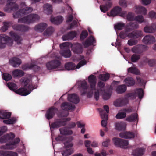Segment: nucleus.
<instances>
[{"label":"nucleus","instance_id":"45","mask_svg":"<svg viewBox=\"0 0 156 156\" xmlns=\"http://www.w3.org/2000/svg\"><path fill=\"white\" fill-rule=\"evenodd\" d=\"M54 31V29L51 26L49 27L43 33V35L44 36H49L51 35Z\"/></svg>","mask_w":156,"mask_h":156},{"label":"nucleus","instance_id":"55","mask_svg":"<svg viewBox=\"0 0 156 156\" xmlns=\"http://www.w3.org/2000/svg\"><path fill=\"white\" fill-rule=\"evenodd\" d=\"M109 78V74L108 73L105 74H101L99 76V78L103 81L107 80Z\"/></svg>","mask_w":156,"mask_h":156},{"label":"nucleus","instance_id":"48","mask_svg":"<svg viewBox=\"0 0 156 156\" xmlns=\"http://www.w3.org/2000/svg\"><path fill=\"white\" fill-rule=\"evenodd\" d=\"M127 72L136 75H139L140 74L139 70L136 68L133 67L129 68Z\"/></svg>","mask_w":156,"mask_h":156},{"label":"nucleus","instance_id":"20","mask_svg":"<svg viewBox=\"0 0 156 156\" xmlns=\"http://www.w3.org/2000/svg\"><path fill=\"white\" fill-rule=\"evenodd\" d=\"M127 124L125 122L121 121L116 122L114 124L115 129L118 131L124 130L126 129Z\"/></svg>","mask_w":156,"mask_h":156},{"label":"nucleus","instance_id":"59","mask_svg":"<svg viewBox=\"0 0 156 156\" xmlns=\"http://www.w3.org/2000/svg\"><path fill=\"white\" fill-rule=\"evenodd\" d=\"M2 78L6 81H9L12 79V77L10 74L7 73H4L2 75Z\"/></svg>","mask_w":156,"mask_h":156},{"label":"nucleus","instance_id":"41","mask_svg":"<svg viewBox=\"0 0 156 156\" xmlns=\"http://www.w3.org/2000/svg\"><path fill=\"white\" fill-rule=\"evenodd\" d=\"M12 28L14 30L19 31H25L28 30L27 27L23 25L14 24L12 26Z\"/></svg>","mask_w":156,"mask_h":156},{"label":"nucleus","instance_id":"38","mask_svg":"<svg viewBox=\"0 0 156 156\" xmlns=\"http://www.w3.org/2000/svg\"><path fill=\"white\" fill-rule=\"evenodd\" d=\"M112 6V3L111 2H107L105 5H101L100 6V9L103 13L108 11L109 9Z\"/></svg>","mask_w":156,"mask_h":156},{"label":"nucleus","instance_id":"30","mask_svg":"<svg viewBox=\"0 0 156 156\" xmlns=\"http://www.w3.org/2000/svg\"><path fill=\"white\" fill-rule=\"evenodd\" d=\"M9 63L13 67H16L21 63V61L18 58L15 57L9 59Z\"/></svg>","mask_w":156,"mask_h":156},{"label":"nucleus","instance_id":"29","mask_svg":"<svg viewBox=\"0 0 156 156\" xmlns=\"http://www.w3.org/2000/svg\"><path fill=\"white\" fill-rule=\"evenodd\" d=\"M76 32L72 31L63 36L62 38L63 40H70L73 39L76 36Z\"/></svg>","mask_w":156,"mask_h":156},{"label":"nucleus","instance_id":"57","mask_svg":"<svg viewBox=\"0 0 156 156\" xmlns=\"http://www.w3.org/2000/svg\"><path fill=\"white\" fill-rule=\"evenodd\" d=\"M140 57V55L136 54H133L131 57V61L134 62H137Z\"/></svg>","mask_w":156,"mask_h":156},{"label":"nucleus","instance_id":"47","mask_svg":"<svg viewBox=\"0 0 156 156\" xmlns=\"http://www.w3.org/2000/svg\"><path fill=\"white\" fill-rule=\"evenodd\" d=\"M137 14H142L145 15L147 13L146 8L142 6H138L137 7L135 11Z\"/></svg>","mask_w":156,"mask_h":156},{"label":"nucleus","instance_id":"4","mask_svg":"<svg viewBox=\"0 0 156 156\" xmlns=\"http://www.w3.org/2000/svg\"><path fill=\"white\" fill-rule=\"evenodd\" d=\"M20 5L23 9L13 13V17L14 18H17L25 15L31 13L33 10L32 8L27 7L25 3L24 2H21Z\"/></svg>","mask_w":156,"mask_h":156},{"label":"nucleus","instance_id":"14","mask_svg":"<svg viewBox=\"0 0 156 156\" xmlns=\"http://www.w3.org/2000/svg\"><path fill=\"white\" fill-rule=\"evenodd\" d=\"M127 20L136 21L138 23H141L144 22V19L142 15H138L134 17L132 12H129L127 13Z\"/></svg>","mask_w":156,"mask_h":156},{"label":"nucleus","instance_id":"52","mask_svg":"<svg viewBox=\"0 0 156 156\" xmlns=\"http://www.w3.org/2000/svg\"><path fill=\"white\" fill-rule=\"evenodd\" d=\"M73 152V151L72 148L66 149L62 152V154L63 156H68L70 155Z\"/></svg>","mask_w":156,"mask_h":156},{"label":"nucleus","instance_id":"21","mask_svg":"<svg viewBox=\"0 0 156 156\" xmlns=\"http://www.w3.org/2000/svg\"><path fill=\"white\" fill-rule=\"evenodd\" d=\"M72 50L73 52L76 54L81 53L83 51L82 45L78 43H76L72 45Z\"/></svg>","mask_w":156,"mask_h":156},{"label":"nucleus","instance_id":"62","mask_svg":"<svg viewBox=\"0 0 156 156\" xmlns=\"http://www.w3.org/2000/svg\"><path fill=\"white\" fill-rule=\"evenodd\" d=\"M87 35L88 33L87 31H83L81 34L80 38L81 39H84L87 37Z\"/></svg>","mask_w":156,"mask_h":156},{"label":"nucleus","instance_id":"50","mask_svg":"<svg viewBox=\"0 0 156 156\" xmlns=\"http://www.w3.org/2000/svg\"><path fill=\"white\" fill-rule=\"evenodd\" d=\"M126 90V86L124 85H122L118 87L116 91L118 94H122Z\"/></svg>","mask_w":156,"mask_h":156},{"label":"nucleus","instance_id":"24","mask_svg":"<svg viewBox=\"0 0 156 156\" xmlns=\"http://www.w3.org/2000/svg\"><path fill=\"white\" fill-rule=\"evenodd\" d=\"M122 10L120 7L116 6L111 10L110 13H108L107 15L110 16L115 17L119 15Z\"/></svg>","mask_w":156,"mask_h":156},{"label":"nucleus","instance_id":"32","mask_svg":"<svg viewBox=\"0 0 156 156\" xmlns=\"http://www.w3.org/2000/svg\"><path fill=\"white\" fill-rule=\"evenodd\" d=\"M104 110L106 111V113H105L104 110L99 109L100 115L101 118L105 119L107 120L108 118L107 114L109 113V107L107 105H105L104 106Z\"/></svg>","mask_w":156,"mask_h":156},{"label":"nucleus","instance_id":"61","mask_svg":"<svg viewBox=\"0 0 156 156\" xmlns=\"http://www.w3.org/2000/svg\"><path fill=\"white\" fill-rule=\"evenodd\" d=\"M137 42L138 41L137 40L130 39L128 40L127 42V44H129L130 46H132L137 44Z\"/></svg>","mask_w":156,"mask_h":156},{"label":"nucleus","instance_id":"11","mask_svg":"<svg viewBox=\"0 0 156 156\" xmlns=\"http://www.w3.org/2000/svg\"><path fill=\"white\" fill-rule=\"evenodd\" d=\"M70 120V118L57 119L51 125L49 124L50 128L51 129V128L54 129L64 126L66 124L67 121H69Z\"/></svg>","mask_w":156,"mask_h":156},{"label":"nucleus","instance_id":"33","mask_svg":"<svg viewBox=\"0 0 156 156\" xmlns=\"http://www.w3.org/2000/svg\"><path fill=\"white\" fill-rule=\"evenodd\" d=\"M12 74L14 78H20L24 75V73L21 70L16 69L12 72Z\"/></svg>","mask_w":156,"mask_h":156},{"label":"nucleus","instance_id":"39","mask_svg":"<svg viewBox=\"0 0 156 156\" xmlns=\"http://www.w3.org/2000/svg\"><path fill=\"white\" fill-rule=\"evenodd\" d=\"M11 114V112L6 111H0V119H8L10 118Z\"/></svg>","mask_w":156,"mask_h":156},{"label":"nucleus","instance_id":"40","mask_svg":"<svg viewBox=\"0 0 156 156\" xmlns=\"http://www.w3.org/2000/svg\"><path fill=\"white\" fill-rule=\"evenodd\" d=\"M145 149L142 148H137L133 151V152L134 155L142 156L144 154Z\"/></svg>","mask_w":156,"mask_h":156},{"label":"nucleus","instance_id":"2","mask_svg":"<svg viewBox=\"0 0 156 156\" xmlns=\"http://www.w3.org/2000/svg\"><path fill=\"white\" fill-rule=\"evenodd\" d=\"M88 81L90 85L89 87L87 82L85 80L78 81L77 83L78 87L82 95H86L87 98H90L93 94L95 89L96 83V77L92 75H90L88 77Z\"/></svg>","mask_w":156,"mask_h":156},{"label":"nucleus","instance_id":"34","mask_svg":"<svg viewBox=\"0 0 156 156\" xmlns=\"http://www.w3.org/2000/svg\"><path fill=\"white\" fill-rule=\"evenodd\" d=\"M63 18L61 16H58L55 17L51 16L50 18V21L53 23L58 24L61 23L63 20Z\"/></svg>","mask_w":156,"mask_h":156},{"label":"nucleus","instance_id":"5","mask_svg":"<svg viewBox=\"0 0 156 156\" xmlns=\"http://www.w3.org/2000/svg\"><path fill=\"white\" fill-rule=\"evenodd\" d=\"M61 50L60 54L65 58L70 57L71 55V52L70 48L72 47V44L69 42H65L60 45Z\"/></svg>","mask_w":156,"mask_h":156},{"label":"nucleus","instance_id":"17","mask_svg":"<svg viewBox=\"0 0 156 156\" xmlns=\"http://www.w3.org/2000/svg\"><path fill=\"white\" fill-rule=\"evenodd\" d=\"M147 46L146 45L138 44L133 47L131 49L132 51L134 53L141 54L144 51L147 49Z\"/></svg>","mask_w":156,"mask_h":156},{"label":"nucleus","instance_id":"7","mask_svg":"<svg viewBox=\"0 0 156 156\" xmlns=\"http://www.w3.org/2000/svg\"><path fill=\"white\" fill-rule=\"evenodd\" d=\"M40 19V16L37 14H31L25 17L19 18L18 22L22 23H33L38 21Z\"/></svg>","mask_w":156,"mask_h":156},{"label":"nucleus","instance_id":"26","mask_svg":"<svg viewBox=\"0 0 156 156\" xmlns=\"http://www.w3.org/2000/svg\"><path fill=\"white\" fill-rule=\"evenodd\" d=\"M48 25L45 23H41L35 25L34 27L35 30L38 32H43L47 27Z\"/></svg>","mask_w":156,"mask_h":156},{"label":"nucleus","instance_id":"12","mask_svg":"<svg viewBox=\"0 0 156 156\" xmlns=\"http://www.w3.org/2000/svg\"><path fill=\"white\" fill-rule=\"evenodd\" d=\"M70 120V118L57 119L51 125L49 124L50 128L51 129V128L54 129L64 126L66 124L67 121H69Z\"/></svg>","mask_w":156,"mask_h":156},{"label":"nucleus","instance_id":"15","mask_svg":"<svg viewBox=\"0 0 156 156\" xmlns=\"http://www.w3.org/2000/svg\"><path fill=\"white\" fill-rule=\"evenodd\" d=\"M104 83L101 81L99 82L98 85V89L96 90L95 89L94 90L95 91L94 97L96 100H98L99 98V93H102L105 90Z\"/></svg>","mask_w":156,"mask_h":156},{"label":"nucleus","instance_id":"1","mask_svg":"<svg viewBox=\"0 0 156 156\" xmlns=\"http://www.w3.org/2000/svg\"><path fill=\"white\" fill-rule=\"evenodd\" d=\"M21 85L24 86L23 88H20L16 90L17 86L15 84L12 83H8L7 85L11 90L15 91V92L21 96H25L29 94L32 90L36 88L34 87L31 83L29 77H22L20 80Z\"/></svg>","mask_w":156,"mask_h":156},{"label":"nucleus","instance_id":"9","mask_svg":"<svg viewBox=\"0 0 156 156\" xmlns=\"http://www.w3.org/2000/svg\"><path fill=\"white\" fill-rule=\"evenodd\" d=\"M61 108L62 109L65 111H66V112H62L60 115L58 116L62 117H66L69 115L68 111H72L74 110L75 109V107L74 105H72L71 104L69 103L68 102H65L62 103L61 105Z\"/></svg>","mask_w":156,"mask_h":156},{"label":"nucleus","instance_id":"54","mask_svg":"<svg viewBox=\"0 0 156 156\" xmlns=\"http://www.w3.org/2000/svg\"><path fill=\"white\" fill-rule=\"evenodd\" d=\"M135 84V81L131 77H127V86H133Z\"/></svg>","mask_w":156,"mask_h":156},{"label":"nucleus","instance_id":"3","mask_svg":"<svg viewBox=\"0 0 156 156\" xmlns=\"http://www.w3.org/2000/svg\"><path fill=\"white\" fill-rule=\"evenodd\" d=\"M15 137V135L12 133L2 136L0 138V143H5L7 142H9L6 143L5 145L1 146L0 149L11 150L16 148V144L20 142V139L19 138H16L14 140L13 142H11V141Z\"/></svg>","mask_w":156,"mask_h":156},{"label":"nucleus","instance_id":"13","mask_svg":"<svg viewBox=\"0 0 156 156\" xmlns=\"http://www.w3.org/2000/svg\"><path fill=\"white\" fill-rule=\"evenodd\" d=\"M112 141L114 145L117 147L122 148H127V141L119 138L115 137L112 139Z\"/></svg>","mask_w":156,"mask_h":156},{"label":"nucleus","instance_id":"31","mask_svg":"<svg viewBox=\"0 0 156 156\" xmlns=\"http://www.w3.org/2000/svg\"><path fill=\"white\" fill-rule=\"evenodd\" d=\"M95 42V39L92 36H91L83 42V44L84 47H87L90 45H94Z\"/></svg>","mask_w":156,"mask_h":156},{"label":"nucleus","instance_id":"35","mask_svg":"<svg viewBox=\"0 0 156 156\" xmlns=\"http://www.w3.org/2000/svg\"><path fill=\"white\" fill-rule=\"evenodd\" d=\"M9 34L14 39V41L17 42L18 44L21 43V41L22 40V39L20 36L17 35L12 31L9 32Z\"/></svg>","mask_w":156,"mask_h":156},{"label":"nucleus","instance_id":"58","mask_svg":"<svg viewBox=\"0 0 156 156\" xmlns=\"http://www.w3.org/2000/svg\"><path fill=\"white\" fill-rule=\"evenodd\" d=\"M153 27V26H146L144 28V31L146 33H152L154 31Z\"/></svg>","mask_w":156,"mask_h":156},{"label":"nucleus","instance_id":"51","mask_svg":"<svg viewBox=\"0 0 156 156\" xmlns=\"http://www.w3.org/2000/svg\"><path fill=\"white\" fill-rule=\"evenodd\" d=\"M11 23V22H3V26L1 28V30L2 32L6 31L8 28L10 26Z\"/></svg>","mask_w":156,"mask_h":156},{"label":"nucleus","instance_id":"53","mask_svg":"<svg viewBox=\"0 0 156 156\" xmlns=\"http://www.w3.org/2000/svg\"><path fill=\"white\" fill-rule=\"evenodd\" d=\"M17 120L16 118L13 117L8 120H5L3 121L4 123L7 124H13L16 123Z\"/></svg>","mask_w":156,"mask_h":156},{"label":"nucleus","instance_id":"25","mask_svg":"<svg viewBox=\"0 0 156 156\" xmlns=\"http://www.w3.org/2000/svg\"><path fill=\"white\" fill-rule=\"evenodd\" d=\"M57 109L55 108L51 107L47 112L45 114L46 118L49 120L53 118Z\"/></svg>","mask_w":156,"mask_h":156},{"label":"nucleus","instance_id":"37","mask_svg":"<svg viewBox=\"0 0 156 156\" xmlns=\"http://www.w3.org/2000/svg\"><path fill=\"white\" fill-rule=\"evenodd\" d=\"M0 156H18V154L11 151L0 150Z\"/></svg>","mask_w":156,"mask_h":156},{"label":"nucleus","instance_id":"28","mask_svg":"<svg viewBox=\"0 0 156 156\" xmlns=\"http://www.w3.org/2000/svg\"><path fill=\"white\" fill-rule=\"evenodd\" d=\"M143 42L145 44H151L155 42V38L151 35L145 36L143 39Z\"/></svg>","mask_w":156,"mask_h":156},{"label":"nucleus","instance_id":"19","mask_svg":"<svg viewBox=\"0 0 156 156\" xmlns=\"http://www.w3.org/2000/svg\"><path fill=\"white\" fill-rule=\"evenodd\" d=\"M142 36V32L139 30H136L127 34V37L133 39H136Z\"/></svg>","mask_w":156,"mask_h":156},{"label":"nucleus","instance_id":"10","mask_svg":"<svg viewBox=\"0 0 156 156\" xmlns=\"http://www.w3.org/2000/svg\"><path fill=\"white\" fill-rule=\"evenodd\" d=\"M137 96L140 99L143 98L144 96V91L142 89L136 88L131 92L127 93V99L129 98L131 99L134 100Z\"/></svg>","mask_w":156,"mask_h":156},{"label":"nucleus","instance_id":"22","mask_svg":"<svg viewBox=\"0 0 156 156\" xmlns=\"http://www.w3.org/2000/svg\"><path fill=\"white\" fill-rule=\"evenodd\" d=\"M138 115L136 112H134L127 116V121L128 122H136V125L138 123Z\"/></svg>","mask_w":156,"mask_h":156},{"label":"nucleus","instance_id":"8","mask_svg":"<svg viewBox=\"0 0 156 156\" xmlns=\"http://www.w3.org/2000/svg\"><path fill=\"white\" fill-rule=\"evenodd\" d=\"M13 40L5 34H0V49L5 48L6 45L11 46L13 44Z\"/></svg>","mask_w":156,"mask_h":156},{"label":"nucleus","instance_id":"43","mask_svg":"<svg viewBox=\"0 0 156 156\" xmlns=\"http://www.w3.org/2000/svg\"><path fill=\"white\" fill-rule=\"evenodd\" d=\"M60 134L62 135H71L73 133L72 131L71 130H68L66 127L62 128L59 129Z\"/></svg>","mask_w":156,"mask_h":156},{"label":"nucleus","instance_id":"49","mask_svg":"<svg viewBox=\"0 0 156 156\" xmlns=\"http://www.w3.org/2000/svg\"><path fill=\"white\" fill-rule=\"evenodd\" d=\"M125 27V24L121 22L117 23L114 25V27L115 30H122Z\"/></svg>","mask_w":156,"mask_h":156},{"label":"nucleus","instance_id":"27","mask_svg":"<svg viewBox=\"0 0 156 156\" xmlns=\"http://www.w3.org/2000/svg\"><path fill=\"white\" fill-rule=\"evenodd\" d=\"M68 100L74 104H77L80 101L79 96L76 94H73L68 95Z\"/></svg>","mask_w":156,"mask_h":156},{"label":"nucleus","instance_id":"63","mask_svg":"<svg viewBox=\"0 0 156 156\" xmlns=\"http://www.w3.org/2000/svg\"><path fill=\"white\" fill-rule=\"evenodd\" d=\"M110 140L109 139H107L106 140L102 142V145L104 147H107L109 145V144Z\"/></svg>","mask_w":156,"mask_h":156},{"label":"nucleus","instance_id":"16","mask_svg":"<svg viewBox=\"0 0 156 156\" xmlns=\"http://www.w3.org/2000/svg\"><path fill=\"white\" fill-rule=\"evenodd\" d=\"M60 64L61 62L59 60L55 59L47 63L46 66L48 70H51L56 68Z\"/></svg>","mask_w":156,"mask_h":156},{"label":"nucleus","instance_id":"46","mask_svg":"<svg viewBox=\"0 0 156 156\" xmlns=\"http://www.w3.org/2000/svg\"><path fill=\"white\" fill-rule=\"evenodd\" d=\"M73 138L72 137H69L67 138V140L64 143L65 147L66 148L71 147L73 146V144L72 142Z\"/></svg>","mask_w":156,"mask_h":156},{"label":"nucleus","instance_id":"23","mask_svg":"<svg viewBox=\"0 0 156 156\" xmlns=\"http://www.w3.org/2000/svg\"><path fill=\"white\" fill-rule=\"evenodd\" d=\"M22 68L24 70L33 69L35 71H38L40 69L39 66L37 65H34L32 64H27L23 65Z\"/></svg>","mask_w":156,"mask_h":156},{"label":"nucleus","instance_id":"36","mask_svg":"<svg viewBox=\"0 0 156 156\" xmlns=\"http://www.w3.org/2000/svg\"><path fill=\"white\" fill-rule=\"evenodd\" d=\"M44 12L47 15L51 14L52 12V5L48 3L44 5L43 6Z\"/></svg>","mask_w":156,"mask_h":156},{"label":"nucleus","instance_id":"56","mask_svg":"<svg viewBox=\"0 0 156 156\" xmlns=\"http://www.w3.org/2000/svg\"><path fill=\"white\" fill-rule=\"evenodd\" d=\"M100 94L102 95L103 98L105 100H108L110 98L111 96V94L109 92H106L105 91H104L102 93H99V95Z\"/></svg>","mask_w":156,"mask_h":156},{"label":"nucleus","instance_id":"42","mask_svg":"<svg viewBox=\"0 0 156 156\" xmlns=\"http://www.w3.org/2000/svg\"><path fill=\"white\" fill-rule=\"evenodd\" d=\"M139 25L136 22H130L127 24V32L130 30H133L135 29H137L139 27Z\"/></svg>","mask_w":156,"mask_h":156},{"label":"nucleus","instance_id":"60","mask_svg":"<svg viewBox=\"0 0 156 156\" xmlns=\"http://www.w3.org/2000/svg\"><path fill=\"white\" fill-rule=\"evenodd\" d=\"M119 36L122 39H124L127 37V28H125L124 31L121 32L119 34Z\"/></svg>","mask_w":156,"mask_h":156},{"label":"nucleus","instance_id":"44","mask_svg":"<svg viewBox=\"0 0 156 156\" xmlns=\"http://www.w3.org/2000/svg\"><path fill=\"white\" fill-rule=\"evenodd\" d=\"M127 110L124 109L121 111L116 115V118L117 119H121L124 118L126 116Z\"/></svg>","mask_w":156,"mask_h":156},{"label":"nucleus","instance_id":"18","mask_svg":"<svg viewBox=\"0 0 156 156\" xmlns=\"http://www.w3.org/2000/svg\"><path fill=\"white\" fill-rule=\"evenodd\" d=\"M127 103V95H125L116 100L114 103V105L117 107L122 106Z\"/></svg>","mask_w":156,"mask_h":156},{"label":"nucleus","instance_id":"6","mask_svg":"<svg viewBox=\"0 0 156 156\" xmlns=\"http://www.w3.org/2000/svg\"><path fill=\"white\" fill-rule=\"evenodd\" d=\"M84 57L83 56L80 55V57L77 59V60H81L77 64L76 66L75 65L73 62H68L65 64V69L68 70H72L76 69H79L83 66L86 65L87 62L85 59H83Z\"/></svg>","mask_w":156,"mask_h":156},{"label":"nucleus","instance_id":"64","mask_svg":"<svg viewBox=\"0 0 156 156\" xmlns=\"http://www.w3.org/2000/svg\"><path fill=\"white\" fill-rule=\"evenodd\" d=\"M149 16L151 19H156V13L153 11H151L149 12Z\"/></svg>","mask_w":156,"mask_h":156}]
</instances>
